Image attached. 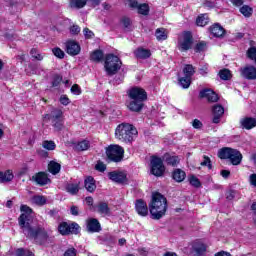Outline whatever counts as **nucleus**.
Segmentation results:
<instances>
[{
  "label": "nucleus",
  "mask_w": 256,
  "mask_h": 256,
  "mask_svg": "<svg viewBox=\"0 0 256 256\" xmlns=\"http://www.w3.org/2000/svg\"><path fill=\"white\" fill-rule=\"evenodd\" d=\"M18 225L27 239H33L36 245H45L49 241V232L41 225L33 226V208L26 204L20 206Z\"/></svg>",
  "instance_id": "nucleus-1"
},
{
  "label": "nucleus",
  "mask_w": 256,
  "mask_h": 256,
  "mask_svg": "<svg viewBox=\"0 0 256 256\" xmlns=\"http://www.w3.org/2000/svg\"><path fill=\"white\" fill-rule=\"evenodd\" d=\"M130 102L127 104V109L132 113H141L145 107V101L149 99L147 91L140 86L131 87L127 91Z\"/></svg>",
  "instance_id": "nucleus-2"
},
{
  "label": "nucleus",
  "mask_w": 256,
  "mask_h": 256,
  "mask_svg": "<svg viewBox=\"0 0 256 256\" xmlns=\"http://www.w3.org/2000/svg\"><path fill=\"white\" fill-rule=\"evenodd\" d=\"M195 38H193V32L184 31L182 32V39H178L177 49L180 53H187V51L194 50V53H205L207 51V42L199 41L193 47Z\"/></svg>",
  "instance_id": "nucleus-3"
},
{
  "label": "nucleus",
  "mask_w": 256,
  "mask_h": 256,
  "mask_svg": "<svg viewBox=\"0 0 256 256\" xmlns=\"http://www.w3.org/2000/svg\"><path fill=\"white\" fill-rule=\"evenodd\" d=\"M148 207L151 219L159 221V219H163L167 213V198L160 192H154L152 193V198Z\"/></svg>",
  "instance_id": "nucleus-4"
},
{
  "label": "nucleus",
  "mask_w": 256,
  "mask_h": 256,
  "mask_svg": "<svg viewBox=\"0 0 256 256\" xmlns=\"http://www.w3.org/2000/svg\"><path fill=\"white\" fill-rule=\"evenodd\" d=\"M137 135H139L137 128L133 124L125 122L119 124L115 130L116 139L123 143H133Z\"/></svg>",
  "instance_id": "nucleus-5"
},
{
  "label": "nucleus",
  "mask_w": 256,
  "mask_h": 256,
  "mask_svg": "<svg viewBox=\"0 0 256 256\" xmlns=\"http://www.w3.org/2000/svg\"><path fill=\"white\" fill-rule=\"evenodd\" d=\"M43 119L51 121V125L57 133L65 129V114L61 108H53L50 114H44Z\"/></svg>",
  "instance_id": "nucleus-6"
},
{
  "label": "nucleus",
  "mask_w": 256,
  "mask_h": 256,
  "mask_svg": "<svg viewBox=\"0 0 256 256\" xmlns=\"http://www.w3.org/2000/svg\"><path fill=\"white\" fill-rule=\"evenodd\" d=\"M122 65L123 62H121V58H119V56L115 54H107L105 56L104 69L109 77H112V75H117V73H119L121 70Z\"/></svg>",
  "instance_id": "nucleus-7"
},
{
  "label": "nucleus",
  "mask_w": 256,
  "mask_h": 256,
  "mask_svg": "<svg viewBox=\"0 0 256 256\" xmlns=\"http://www.w3.org/2000/svg\"><path fill=\"white\" fill-rule=\"evenodd\" d=\"M106 161L107 163H121L125 158V149L119 144H111L106 147Z\"/></svg>",
  "instance_id": "nucleus-8"
},
{
  "label": "nucleus",
  "mask_w": 256,
  "mask_h": 256,
  "mask_svg": "<svg viewBox=\"0 0 256 256\" xmlns=\"http://www.w3.org/2000/svg\"><path fill=\"white\" fill-rule=\"evenodd\" d=\"M219 159H229L232 165H241V161H243V154L237 149H233L230 147L221 148L218 151Z\"/></svg>",
  "instance_id": "nucleus-9"
},
{
  "label": "nucleus",
  "mask_w": 256,
  "mask_h": 256,
  "mask_svg": "<svg viewBox=\"0 0 256 256\" xmlns=\"http://www.w3.org/2000/svg\"><path fill=\"white\" fill-rule=\"evenodd\" d=\"M58 233L63 237H67V235H79V233H81V226H79L77 222L69 224L63 221L58 225Z\"/></svg>",
  "instance_id": "nucleus-10"
},
{
  "label": "nucleus",
  "mask_w": 256,
  "mask_h": 256,
  "mask_svg": "<svg viewBox=\"0 0 256 256\" xmlns=\"http://www.w3.org/2000/svg\"><path fill=\"white\" fill-rule=\"evenodd\" d=\"M165 164L161 157L153 155L150 158V173L154 177H163L165 175Z\"/></svg>",
  "instance_id": "nucleus-11"
},
{
  "label": "nucleus",
  "mask_w": 256,
  "mask_h": 256,
  "mask_svg": "<svg viewBox=\"0 0 256 256\" xmlns=\"http://www.w3.org/2000/svg\"><path fill=\"white\" fill-rule=\"evenodd\" d=\"M108 179L113 181V183H117V185H127V183H129V178H127L126 171L114 170L108 172Z\"/></svg>",
  "instance_id": "nucleus-12"
},
{
  "label": "nucleus",
  "mask_w": 256,
  "mask_h": 256,
  "mask_svg": "<svg viewBox=\"0 0 256 256\" xmlns=\"http://www.w3.org/2000/svg\"><path fill=\"white\" fill-rule=\"evenodd\" d=\"M211 113L212 123H214V125H219L221 119H223V115H225V107L221 104H214L211 108Z\"/></svg>",
  "instance_id": "nucleus-13"
},
{
  "label": "nucleus",
  "mask_w": 256,
  "mask_h": 256,
  "mask_svg": "<svg viewBox=\"0 0 256 256\" xmlns=\"http://www.w3.org/2000/svg\"><path fill=\"white\" fill-rule=\"evenodd\" d=\"M32 181L39 185V187H45V185H49L51 183V178H49V174L45 171H40L35 173L32 176Z\"/></svg>",
  "instance_id": "nucleus-14"
},
{
  "label": "nucleus",
  "mask_w": 256,
  "mask_h": 256,
  "mask_svg": "<svg viewBox=\"0 0 256 256\" xmlns=\"http://www.w3.org/2000/svg\"><path fill=\"white\" fill-rule=\"evenodd\" d=\"M208 31L212 37H215L216 39H223L225 35H227V30L223 28V26L220 23H214L211 26H209Z\"/></svg>",
  "instance_id": "nucleus-15"
},
{
  "label": "nucleus",
  "mask_w": 256,
  "mask_h": 256,
  "mask_svg": "<svg viewBox=\"0 0 256 256\" xmlns=\"http://www.w3.org/2000/svg\"><path fill=\"white\" fill-rule=\"evenodd\" d=\"M86 230L88 233H101L103 227H101V222L97 218H88L86 220Z\"/></svg>",
  "instance_id": "nucleus-16"
},
{
  "label": "nucleus",
  "mask_w": 256,
  "mask_h": 256,
  "mask_svg": "<svg viewBox=\"0 0 256 256\" xmlns=\"http://www.w3.org/2000/svg\"><path fill=\"white\" fill-rule=\"evenodd\" d=\"M135 211L140 217H147V215H149V206H147V202L143 199H136Z\"/></svg>",
  "instance_id": "nucleus-17"
},
{
  "label": "nucleus",
  "mask_w": 256,
  "mask_h": 256,
  "mask_svg": "<svg viewBox=\"0 0 256 256\" xmlns=\"http://www.w3.org/2000/svg\"><path fill=\"white\" fill-rule=\"evenodd\" d=\"M200 99H207L208 103H217L219 95L211 89H203L199 92Z\"/></svg>",
  "instance_id": "nucleus-18"
},
{
  "label": "nucleus",
  "mask_w": 256,
  "mask_h": 256,
  "mask_svg": "<svg viewBox=\"0 0 256 256\" xmlns=\"http://www.w3.org/2000/svg\"><path fill=\"white\" fill-rule=\"evenodd\" d=\"M66 53L72 57L79 55L81 53V45H79V42L75 40H68L66 42Z\"/></svg>",
  "instance_id": "nucleus-19"
},
{
  "label": "nucleus",
  "mask_w": 256,
  "mask_h": 256,
  "mask_svg": "<svg viewBox=\"0 0 256 256\" xmlns=\"http://www.w3.org/2000/svg\"><path fill=\"white\" fill-rule=\"evenodd\" d=\"M241 75L248 81L256 80V68L255 66H246L240 69Z\"/></svg>",
  "instance_id": "nucleus-20"
},
{
  "label": "nucleus",
  "mask_w": 256,
  "mask_h": 256,
  "mask_svg": "<svg viewBox=\"0 0 256 256\" xmlns=\"http://www.w3.org/2000/svg\"><path fill=\"white\" fill-rule=\"evenodd\" d=\"M241 129H246V131H251L256 127V118L253 117H244L240 120Z\"/></svg>",
  "instance_id": "nucleus-21"
},
{
  "label": "nucleus",
  "mask_w": 256,
  "mask_h": 256,
  "mask_svg": "<svg viewBox=\"0 0 256 256\" xmlns=\"http://www.w3.org/2000/svg\"><path fill=\"white\" fill-rule=\"evenodd\" d=\"M171 177L175 183H183L187 179V173L180 168H175L172 171Z\"/></svg>",
  "instance_id": "nucleus-22"
},
{
  "label": "nucleus",
  "mask_w": 256,
  "mask_h": 256,
  "mask_svg": "<svg viewBox=\"0 0 256 256\" xmlns=\"http://www.w3.org/2000/svg\"><path fill=\"white\" fill-rule=\"evenodd\" d=\"M192 251L196 256H202L207 253V245L201 241H195L192 244Z\"/></svg>",
  "instance_id": "nucleus-23"
},
{
  "label": "nucleus",
  "mask_w": 256,
  "mask_h": 256,
  "mask_svg": "<svg viewBox=\"0 0 256 256\" xmlns=\"http://www.w3.org/2000/svg\"><path fill=\"white\" fill-rule=\"evenodd\" d=\"M162 160L169 167H177V165H179V163L181 162L179 156L171 155L170 153H165Z\"/></svg>",
  "instance_id": "nucleus-24"
},
{
  "label": "nucleus",
  "mask_w": 256,
  "mask_h": 256,
  "mask_svg": "<svg viewBox=\"0 0 256 256\" xmlns=\"http://www.w3.org/2000/svg\"><path fill=\"white\" fill-rule=\"evenodd\" d=\"M84 187L88 193H95V190L97 189L95 178H93V176H87L84 179Z\"/></svg>",
  "instance_id": "nucleus-25"
},
{
  "label": "nucleus",
  "mask_w": 256,
  "mask_h": 256,
  "mask_svg": "<svg viewBox=\"0 0 256 256\" xmlns=\"http://www.w3.org/2000/svg\"><path fill=\"white\" fill-rule=\"evenodd\" d=\"M134 57H136V59H143V60L149 59L151 57V50L143 47H138L134 51Z\"/></svg>",
  "instance_id": "nucleus-26"
},
{
  "label": "nucleus",
  "mask_w": 256,
  "mask_h": 256,
  "mask_svg": "<svg viewBox=\"0 0 256 256\" xmlns=\"http://www.w3.org/2000/svg\"><path fill=\"white\" fill-rule=\"evenodd\" d=\"M104 57H105V54L101 49H96L90 53V61H93L94 63H101Z\"/></svg>",
  "instance_id": "nucleus-27"
},
{
  "label": "nucleus",
  "mask_w": 256,
  "mask_h": 256,
  "mask_svg": "<svg viewBox=\"0 0 256 256\" xmlns=\"http://www.w3.org/2000/svg\"><path fill=\"white\" fill-rule=\"evenodd\" d=\"M96 207L100 215H111V208L107 202H99Z\"/></svg>",
  "instance_id": "nucleus-28"
},
{
  "label": "nucleus",
  "mask_w": 256,
  "mask_h": 256,
  "mask_svg": "<svg viewBox=\"0 0 256 256\" xmlns=\"http://www.w3.org/2000/svg\"><path fill=\"white\" fill-rule=\"evenodd\" d=\"M195 23L197 27H206V25H209V16L207 14H199Z\"/></svg>",
  "instance_id": "nucleus-29"
},
{
  "label": "nucleus",
  "mask_w": 256,
  "mask_h": 256,
  "mask_svg": "<svg viewBox=\"0 0 256 256\" xmlns=\"http://www.w3.org/2000/svg\"><path fill=\"white\" fill-rule=\"evenodd\" d=\"M48 171L51 175H58L61 172V164L55 161H50L48 164Z\"/></svg>",
  "instance_id": "nucleus-30"
},
{
  "label": "nucleus",
  "mask_w": 256,
  "mask_h": 256,
  "mask_svg": "<svg viewBox=\"0 0 256 256\" xmlns=\"http://www.w3.org/2000/svg\"><path fill=\"white\" fill-rule=\"evenodd\" d=\"M13 171L6 170L5 172H0V183H9V181H13Z\"/></svg>",
  "instance_id": "nucleus-31"
},
{
  "label": "nucleus",
  "mask_w": 256,
  "mask_h": 256,
  "mask_svg": "<svg viewBox=\"0 0 256 256\" xmlns=\"http://www.w3.org/2000/svg\"><path fill=\"white\" fill-rule=\"evenodd\" d=\"M32 201L38 207H43V205H47V197L43 195H34L32 197Z\"/></svg>",
  "instance_id": "nucleus-32"
},
{
  "label": "nucleus",
  "mask_w": 256,
  "mask_h": 256,
  "mask_svg": "<svg viewBox=\"0 0 256 256\" xmlns=\"http://www.w3.org/2000/svg\"><path fill=\"white\" fill-rule=\"evenodd\" d=\"M218 75L222 81H231L233 77V74H231V70L227 68L220 70Z\"/></svg>",
  "instance_id": "nucleus-33"
},
{
  "label": "nucleus",
  "mask_w": 256,
  "mask_h": 256,
  "mask_svg": "<svg viewBox=\"0 0 256 256\" xmlns=\"http://www.w3.org/2000/svg\"><path fill=\"white\" fill-rule=\"evenodd\" d=\"M239 12L246 18L252 17L253 8L249 5L240 6Z\"/></svg>",
  "instance_id": "nucleus-34"
},
{
  "label": "nucleus",
  "mask_w": 256,
  "mask_h": 256,
  "mask_svg": "<svg viewBox=\"0 0 256 256\" xmlns=\"http://www.w3.org/2000/svg\"><path fill=\"white\" fill-rule=\"evenodd\" d=\"M138 14L143 15L144 17H147L149 15L151 8L149 7V4L142 3L138 6Z\"/></svg>",
  "instance_id": "nucleus-35"
},
{
  "label": "nucleus",
  "mask_w": 256,
  "mask_h": 256,
  "mask_svg": "<svg viewBox=\"0 0 256 256\" xmlns=\"http://www.w3.org/2000/svg\"><path fill=\"white\" fill-rule=\"evenodd\" d=\"M121 25H123L124 31H131V25H133V22L131 21V18L127 16H123L120 19Z\"/></svg>",
  "instance_id": "nucleus-36"
},
{
  "label": "nucleus",
  "mask_w": 256,
  "mask_h": 256,
  "mask_svg": "<svg viewBox=\"0 0 256 256\" xmlns=\"http://www.w3.org/2000/svg\"><path fill=\"white\" fill-rule=\"evenodd\" d=\"M43 149H46V151H55L57 149V144H55V141L53 140H44L42 142Z\"/></svg>",
  "instance_id": "nucleus-37"
},
{
  "label": "nucleus",
  "mask_w": 256,
  "mask_h": 256,
  "mask_svg": "<svg viewBox=\"0 0 256 256\" xmlns=\"http://www.w3.org/2000/svg\"><path fill=\"white\" fill-rule=\"evenodd\" d=\"M191 79L189 76H184L178 79V83L182 86V89H189L191 87Z\"/></svg>",
  "instance_id": "nucleus-38"
},
{
  "label": "nucleus",
  "mask_w": 256,
  "mask_h": 256,
  "mask_svg": "<svg viewBox=\"0 0 256 256\" xmlns=\"http://www.w3.org/2000/svg\"><path fill=\"white\" fill-rule=\"evenodd\" d=\"M183 73L185 77H190L193 79V75H195V67H193L191 64H186L183 68Z\"/></svg>",
  "instance_id": "nucleus-39"
},
{
  "label": "nucleus",
  "mask_w": 256,
  "mask_h": 256,
  "mask_svg": "<svg viewBox=\"0 0 256 256\" xmlns=\"http://www.w3.org/2000/svg\"><path fill=\"white\" fill-rule=\"evenodd\" d=\"M88 0H70V7L74 9H83L87 5Z\"/></svg>",
  "instance_id": "nucleus-40"
},
{
  "label": "nucleus",
  "mask_w": 256,
  "mask_h": 256,
  "mask_svg": "<svg viewBox=\"0 0 256 256\" xmlns=\"http://www.w3.org/2000/svg\"><path fill=\"white\" fill-rule=\"evenodd\" d=\"M66 191L67 193H70V195H77V193H79V184H67Z\"/></svg>",
  "instance_id": "nucleus-41"
},
{
  "label": "nucleus",
  "mask_w": 256,
  "mask_h": 256,
  "mask_svg": "<svg viewBox=\"0 0 256 256\" xmlns=\"http://www.w3.org/2000/svg\"><path fill=\"white\" fill-rule=\"evenodd\" d=\"M91 147L88 140H82L76 144L77 151H87Z\"/></svg>",
  "instance_id": "nucleus-42"
},
{
  "label": "nucleus",
  "mask_w": 256,
  "mask_h": 256,
  "mask_svg": "<svg viewBox=\"0 0 256 256\" xmlns=\"http://www.w3.org/2000/svg\"><path fill=\"white\" fill-rule=\"evenodd\" d=\"M157 41H165L167 39V34L165 33V28H157L155 32Z\"/></svg>",
  "instance_id": "nucleus-43"
},
{
  "label": "nucleus",
  "mask_w": 256,
  "mask_h": 256,
  "mask_svg": "<svg viewBox=\"0 0 256 256\" xmlns=\"http://www.w3.org/2000/svg\"><path fill=\"white\" fill-rule=\"evenodd\" d=\"M15 256H35V254L31 250H27L25 248H18L15 251Z\"/></svg>",
  "instance_id": "nucleus-44"
},
{
  "label": "nucleus",
  "mask_w": 256,
  "mask_h": 256,
  "mask_svg": "<svg viewBox=\"0 0 256 256\" xmlns=\"http://www.w3.org/2000/svg\"><path fill=\"white\" fill-rule=\"evenodd\" d=\"M189 183L192 187H195V189H199L202 185L201 180H199V178H197L195 175H191L189 177Z\"/></svg>",
  "instance_id": "nucleus-45"
},
{
  "label": "nucleus",
  "mask_w": 256,
  "mask_h": 256,
  "mask_svg": "<svg viewBox=\"0 0 256 256\" xmlns=\"http://www.w3.org/2000/svg\"><path fill=\"white\" fill-rule=\"evenodd\" d=\"M63 82V76L61 74H55L52 79V87H59L61 83Z\"/></svg>",
  "instance_id": "nucleus-46"
},
{
  "label": "nucleus",
  "mask_w": 256,
  "mask_h": 256,
  "mask_svg": "<svg viewBox=\"0 0 256 256\" xmlns=\"http://www.w3.org/2000/svg\"><path fill=\"white\" fill-rule=\"evenodd\" d=\"M52 53L57 59H65V52L59 47L53 48Z\"/></svg>",
  "instance_id": "nucleus-47"
},
{
  "label": "nucleus",
  "mask_w": 256,
  "mask_h": 256,
  "mask_svg": "<svg viewBox=\"0 0 256 256\" xmlns=\"http://www.w3.org/2000/svg\"><path fill=\"white\" fill-rule=\"evenodd\" d=\"M201 167H208V169H213V163L211 158L207 155L203 156V161L200 163Z\"/></svg>",
  "instance_id": "nucleus-48"
},
{
  "label": "nucleus",
  "mask_w": 256,
  "mask_h": 256,
  "mask_svg": "<svg viewBox=\"0 0 256 256\" xmlns=\"http://www.w3.org/2000/svg\"><path fill=\"white\" fill-rule=\"evenodd\" d=\"M246 55L248 59H251V61H254L256 63V47L255 46L250 47L247 50Z\"/></svg>",
  "instance_id": "nucleus-49"
},
{
  "label": "nucleus",
  "mask_w": 256,
  "mask_h": 256,
  "mask_svg": "<svg viewBox=\"0 0 256 256\" xmlns=\"http://www.w3.org/2000/svg\"><path fill=\"white\" fill-rule=\"evenodd\" d=\"M59 101L61 105H64V107H67L71 103V99H69V96L67 94H62L59 98Z\"/></svg>",
  "instance_id": "nucleus-50"
},
{
  "label": "nucleus",
  "mask_w": 256,
  "mask_h": 256,
  "mask_svg": "<svg viewBox=\"0 0 256 256\" xmlns=\"http://www.w3.org/2000/svg\"><path fill=\"white\" fill-rule=\"evenodd\" d=\"M95 169L100 173H105V171H107V165H105V163H103L102 161H98L95 165Z\"/></svg>",
  "instance_id": "nucleus-51"
},
{
  "label": "nucleus",
  "mask_w": 256,
  "mask_h": 256,
  "mask_svg": "<svg viewBox=\"0 0 256 256\" xmlns=\"http://www.w3.org/2000/svg\"><path fill=\"white\" fill-rule=\"evenodd\" d=\"M70 91L74 95H81V93H82L81 86H79V84H73Z\"/></svg>",
  "instance_id": "nucleus-52"
},
{
  "label": "nucleus",
  "mask_w": 256,
  "mask_h": 256,
  "mask_svg": "<svg viewBox=\"0 0 256 256\" xmlns=\"http://www.w3.org/2000/svg\"><path fill=\"white\" fill-rule=\"evenodd\" d=\"M83 33H84L85 39H93V37H95V33L89 30V28H84Z\"/></svg>",
  "instance_id": "nucleus-53"
},
{
  "label": "nucleus",
  "mask_w": 256,
  "mask_h": 256,
  "mask_svg": "<svg viewBox=\"0 0 256 256\" xmlns=\"http://www.w3.org/2000/svg\"><path fill=\"white\" fill-rule=\"evenodd\" d=\"M69 31L71 35H79V33H81V27H79L78 25H72L69 28Z\"/></svg>",
  "instance_id": "nucleus-54"
},
{
  "label": "nucleus",
  "mask_w": 256,
  "mask_h": 256,
  "mask_svg": "<svg viewBox=\"0 0 256 256\" xmlns=\"http://www.w3.org/2000/svg\"><path fill=\"white\" fill-rule=\"evenodd\" d=\"M192 127L193 129H203V122L199 119H194L192 121Z\"/></svg>",
  "instance_id": "nucleus-55"
},
{
  "label": "nucleus",
  "mask_w": 256,
  "mask_h": 256,
  "mask_svg": "<svg viewBox=\"0 0 256 256\" xmlns=\"http://www.w3.org/2000/svg\"><path fill=\"white\" fill-rule=\"evenodd\" d=\"M235 195H237L236 190H229L226 193V199L227 201H233L235 199Z\"/></svg>",
  "instance_id": "nucleus-56"
},
{
  "label": "nucleus",
  "mask_w": 256,
  "mask_h": 256,
  "mask_svg": "<svg viewBox=\"0 0 256 256\" xmlns=\"http://www.w3.org/2000/svg\"><path fill=\"white\" fill-rule=\"evenodd\" d=\"M64 256H77V249L69 248L64 252Z\"/></svg>",
  "instance_id": "nucleus-57"
},
{
  "label": "nucleus",
  "mask_w": 256,
  "mask_h": 256,
  "mask_svg": "<svg viewBox=\"0 0 256 256\" xmlns=\"http://www.w3.org/2000/svg\"><path fill=\"white\" fill-rule=\"evenodd\" d=\"M230 3H232V5L234 7H242V5L245 3V0H229Z\"/></svg>",
  "instance_id": "nucleus-58"
},
{
  "label": "nucleus",
  "mask_w": 256,
  "mask_h": 256,
  "mask_svg": "<svg viewBox=\"0 0 256 256\" xmlns=\"http://www.w3.org/2000/svg\"><path fill=\"white\" fill-rule=\"evenodd\" d=\"M140 5L137 0H129V7H131V9H139Z\"/></svg>",
  "instance_id": "nucleus-59"
},
{
  "label": "nucleus",
  "mask_w": 256,
  "mask_h": 256,
  "mask_svg": "<svg viewBox=\"0 0 256 256\" xmlns=\"http://www.w3.org/2000/svg\"><path fill=\"white\" fill-rule=\"evenodd\" d=\"M71 215H74V217H77L79 215V207L73 205L70 208Z\"/></svg>",
  "instance_id": "nucleus-60"
},
{
  "label": "nucleus",
  "mask_w": 256,
  "mask_h": 256,
  "mask_svg": "<svg viewBox=\"0 0 256 256\" xmlns=\"http://www.w3.org/2000/svg\"><path fill=\"white\" fill-rule=\"evenodd\" d=\"M85 201H86V205H88V207H90V209H93V203H94L93 197L87 196L85 198Z\"/></svg>",
  "instance_id": "nucleus-61"
},
{
  "label": "nucleus",
  "mask_w": 256,
  "mask_h": 256,
  "mask_svg": "<svg viewBox=\"0 0 256 256\" xmlns=\"http://www.w3.org/2000/svg\"><path fill=\"white\" fill-rule=\"evenodd\" d=\"M48 215H50L51 217H57V215H59V209L57 208H53L48 212Z\"/></svg>",
  "instance_id": "nucleus-62"
},
{
  "label": "nucleus",
  "mask_w": 256,
  "mask_h": 256,
  "mask_svg": "<svg viewBox=\"0 0 256 256\" xmlns=\"http://www.w3.org/2000/svg\"><path fill=\"white\" fill-rule=\"evenodd\" d=\"M250 183H251V185L256 187V174H251L250 175Z\"/></svg>",
  "instance_id": "nucleus-63"
},
{
  "label": "nucleus",
  "mask_w": 256,
  "mask_h": 256,
  "mask_svg": "<svg viewBox=\"0 0 256 256\" xmlns=\"http://www.w3.org/2000/svg\"><path fill=\"white\" fill-rule=\"evenodd\" d=\"M214 256H232V255L229 252L220 251V252H217Z\"/></svg>",
  "instance_id": "nucleus-64"
}]
</instances>
